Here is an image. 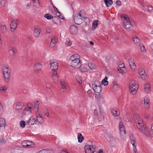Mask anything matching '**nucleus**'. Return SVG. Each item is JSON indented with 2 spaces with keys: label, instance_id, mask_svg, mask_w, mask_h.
Segmentation results:
<instances>
[{
  "label": "nucleus",
  "instance_id": "63",
  "mask_svg": "<svg viewBox=\"0 0 153 153\" xmlns=\"http://www.w3.org/2000/svg\"><path fill=\"white\" fill-rule=\"evenodd\" d=\"M97 153H103V150L102 149H100Z\"/></svg>",
  "mask_w": 153,
  "mask_h": 153
},
{
  "label": "nucleus",
  "instance_id": "23",
  "mask_svg": "<svg viewBox=\"0 0 153 153\" xmlns=\"http://www.w3.org/2000/svg\"><path fill=\"white\" fill-rule=\"evenodd\" d=\"M6 125L5 120L4 118H0V128L5 127Z\"/></svg>",
  "mask_w": 153,
  "mask_h": 153
},
{
  "label": "nucleus",
  "instance_id": "52",
  "mask_svg": "<svg viewBox=\"0 0 153 153\" xmlns=\"http://www.w3.org/2000/svg\"><path fill=\"white\" fill-rule=\"evenodd\" d=\"M119 130L120 131V132H122V131H124L125 134H126V130L125 129V127H120L119 128Z\"/></svg>",
  "mask_w": 153,
  "mask_h": 153
},
{
  "label": "nucleus",
  "instance_id": "61",
  "mask_svg": "<svg viewBox=\"0 0 153 153\" xmlns=\"http://www.w3.org/2000/svg\"><path fill=\"white\" fill-rule=\"evenodd\" d=\"M7 89V88L6 87L4 86L3 87H2L0 91H5Z\"/></svg>",
  "mask_w": 153,
  "mask_h": 153
},
{
  "label": "nucleus",
  "instance_id": "39",
  "mask_svg": "<svg viewBox=\"0 0 153 153\" xmlns=\"http://www.w3.org/2000/svg\"><path fill=\"white\" fill-rule=\"evenodd\" d=\"M39 153H50V150L48 149H43L40 151Z\"/></svg>",
  "mask_w": 153,
  "mask_h": 153
},
{
  "label": "nucleus",
  "instance_id": "11",
  "mask_svg": "<svg viewBox=\"0 0 153 153\" xmlns=\"http://www.w3.org/2000/svg\"><path fill=\"white\" fill-rule=\"evenodd\" d=\"M69 31L71 34H76L77 33L78 29L75 25H72L71 26Z\"/></svg>",
  "mask_w": 153,
  "mask_h": 153
},
{
  "label": "nucleus",
  "instance_id": "45",
  "mask_svg": "<svg viewBox=\"0 0 153 153\" xmlns=\"http://www.w3.org/2000/svg\"><path fill=\"white\" fill-rule=\"evenodd\" d=\"M5 1H2L0 4V7L2 8L5 6Z\"/></svg>",
  "mask_w": 153,
  "mask_h": 153
},
{
  "label": "nucleus",
  "instance_id": "12",
  "mask_svg": "<svg viewBox=\"0 0 153 153\" xmlns=\"http://www.w3.org/2000/svg\"><path fill=\"white\" fill-rule=\"evenodd\" d=\"M138 72L141 76L142 79H145L146 78V73L144 69L139 68L138 70Z\"/></svg>",
  "mask_w": 153,
  "mask_h": 153
},
{
  "label": "nucleus",
  "instance_id": "29",
  "mask_svg": "<svg viewBox=\"0 0 153 153\" xmlns=\"http://www.w3.org/2000/svg\"><path fill=\"white\" fill-rule=\"evenodd\" d=\"M53 8L55 11L56 12H57L58 13H59V15H57V16L59 17L60 19H64V17L62 16H61V13L59 11L57 8L55 7H53Z\"/></svg>",
  "mask_w": 153,
  "mask_h": 153
},
{
  "label": "nucleus",
  "instance_id": "20",
  "mask_svg": "<svg viewBox=\"0 0 153 153\" xmlns=\"http://www.w3.org/2000/svg\"><path fill=\"white\" fill-rule=\"evenodd\" d=\"M111 111L112 114L114 116H118L120 114V113L119 112H117L116 108L111 109Z\"/></svg>",
  "mask_w": 153,
  "mask_h": 153
},
{
  "label": "nucleus",
  "instance_id": "54",
  "mask_svg": "<svg viewBox=\"0 0 153 153\" xmlns=\"http://www.w3.org/2000/svg\"><path fill=\"white\" fill-rule=\"evenodd\" d=\"M148 9L149 12H151L153 10V7L152 6L149 7H148Z\"/></svg>",
  "mask_w": 153,
  "mask_h": 153
},
{
  "label": "nucleus",
  "instance_id": "16",
  "mask_svg": "<svg viewBox=\"0 0 153 153\" xmlns=\"http://www.w3.org/2000/svg\"><path fill=\"white\" fill-rule=\"evenodd\" d=\"M24 106V104L22 102H17L16 106V109L17 111L22 109Z\"/></svg>",
  "mask_w": 153,
  "mask_h": 153
},
{
  "label": "nucleus",
  "instance_id": "22",
  "mask_svg": "<svg viewBox=\"0 0 153 153\" xmlns=\"http://www.w3.org/2000/svg\"><path fill=\"white\" fill-rule=\"evenodd\" d=\"M104 1L107 7H109L113 3L112 0H104Z\"/></svg>",
  "mask_w": 153,
  "mask_h": 153
},
{
  "label": "nucleus",
  "instance_id": "27",
  "mask_svg": "<svg viewBox=\"0 0 153 153\" xmlns=\"http://www.w3.org/2000/svg\"><path fill=\"white\" fill-rule=\"evenodd\" d=\"M88 66L91 70H94L96 68V66L94 63L91 62H89L88 63Z\"/></svg>",
  "mask_w": 153,
  "mask_h": 153
},
{
  "label": "nucleus",
  "instance_id": "44",
  "mask_svg": "<svg viewBox=\"0 0 153 153\" xmlns=\"http://www.w3.org/2000/svg\"><path fill=\"white\" fill-rule=\"evenodd\" d=\"M144 89L146 90V89H147L148 90H150V85L149 84H145V85Z\"/></svg>",
  "mask_w": 153,
  "mask_h": 153
},
{
  "label": "nucleus",
  "instance_id": "26",
  "mask_svg": "<svg viewBox=\"0 0 153 153\" xmlns=\"http://www.w3.org/2000/svg\"><path fill=\"white\" fill-rule=\"evenodd\" d=\"M78 142L79 143H81L84 140V138L82 136L81 133H78Z\"/></svg>",
  "mask_w": 153,
  "mask_h": 153
},
{
  "label": "nucleus",
  "instance_id": "56",
  "mask_svg": "<svg viewBox=\"0 0 153 153\" xmlns=\"http://www.w3.org/2000/svg\"><path fill=\"white\" fill-rule=\"evenodd\" d=\"M133 146V150L134 152L136 153L137 151L136 146L134 145H134H132Z\"/></svg>",
  "mask_w": 153,
  "mask_h": 153
},
{
  "label": "nucleus",
  "instance_id": "47",
  "mask_svg": "<svg viewBox=\"0 0 153 153\" xmlns=\"http://www.w3.org/2000/svg\"><path fill=\"white\" fill-rule=\"evenodd\" d=\"M6 142V140L4 138L0 139V145L3 144Z\"/></svg>",
  "mask_w": 153,
  "mask_h": 153
},
{
  "label": "nucleus",
  "instance_id": "25",
  "mask_svg": "<svg viewBox=\"0 0 153 153\" xmlns=\"http://www.w3.org/2000/svg\"><path fill=\"white\" fill-rule=\"evenodd\" d=\"M17 52V50L14 47H12L11 49L10 50V53H11V52H12L13 53V56L16 55V54Z\"/></svg>",
  "mask_w": 153,
  "mask_h": 153
},
{
  "label": "nucleus",
  "instance_id": "21",
  "mask_svg": "<svg viewBox=\"0 0 153 153\" xmlns=\"http://www.w3.org/2000/svg\"><path fill=\"white\" fill-rule=\"evenodd\" d=\"M124 27L127 30L130 31L132 30L133 26L130 23L128 24L127 25H125V26Z\"/></svg>",
  "mask_w": 153,
  "mask_h": 153
},
{
  "label": "nucleus",
  "instance_id": "10",
  "mask_svg": "<svg viewBox=\"0 0 153 153\" xmlns=\"http://www.w3.org/2000/svg\"><path fill=\"white\" fill-rule=\"evenodd\" d=\"M128 62L131 68L134 71L136 68L134 59L132 58H130L128 59Z\"/></svg>",
  "mask_w": 153,
  "mask_h": 153
},
{
  "label": "nucleus",
  "instance_id": "48",
  "mask_svg": "<svg viewBox=\"0 0 153 153\" xmlns=\"http://www.w3.org/2000/svg\"><path fill=\"white\" fill-rule=\"evenodd\" d=\"M87 94L89 97H91L92 96V93L91 91L88 90L87 92Z\"/></svg>",
  "mask_w": 153,
  "mask_h": 153
},
{
  "label": "nucleus",
  "instance_id": "7",
  "mask_svg": "<svg viewBox=\"0 0 153 153\" xmlns=\"http://www.w3.org/2000/svg\"><path fill=\"white\" fill-rule=\"evenodd\" d=\"M95 146L93 145H86L84 147L85 153H93L95 152Z\"/></svg>",
  "mask_w": 153,
  "mask_h": 153
},
{
  "label": "nucleus",
  "instance_id": "59",
  "mask_svg": "<svg viewBox=\"0 0 153 153\" xmlns=\"http://www.w3.org/2000/svg\"><path fill=\"white\" fill-rule=\"evenodd\" d=\"M119 88V86L118 85H113V88L114 89H117Z\"/></svg>",
  "mask_w": 153,
  "mask_h": 153
},
{
  "label": "nucleus",
  "instance_id": "55",
  "mask_svg": "<svg viewBox=\"0 0 153 153\" xmlns=\"http://www.w3.org/2000/svg\"><path fill=\"white\" fill-rule=\"evenodd\" d=\"M116 4L117 5L120 6L121 5V3L120 1H119V0H118L116 1Z\"/></svg>",
  "mask_w": 153,
  "mask_h": 153
},
{
  "label": "nucleus",
  "instance_id": "14",
  "mask_svg": "<svg viewBox=\"0 0 153 153\" xmlns=\"http://www.w3.org/2000/svg\"><path fill=\"white\" fill-rule=\"evenodd\" d=\"M120 17L122 20L123 21H127L130 19L129 17L126 14H122L120 15Z\"/></svg>",
  "mask_w": 153,
  "mask_h": 153
},
{
  "label": "nucleus",
  "instance_id": "35",
  "mask_svg": "<svg viewBox=\"0 0 153 153\" xmlns=\"http://www.w3.org/2000/svg\"><path fill=\"white\" fill-rule=\"evenodd\" d=\"M120 68L118 69L119 72L121 74H123L124 71V69H126L125 67H123V66L119 67Z\"/></svg>",
  "mask_w": 153,
  "mask_h": 153
},
{
  "label": "nucleus",
  "instance_id": "49",
  "mask_svg": "<svg viewBox=\"0 0 153 153\" xmlns=\"http://www.w3.org/2000/svg\"><path fill=\"white\" fill-rule=\"evenodd\" d=\"M27 106L25 108V110L27 111H29L32 108L31 106H29V105L28 104H27Z\"/></svg>",
  "mask_w": 153,
  "mask_h": 153
},
{
  "label": "nucleus",
  "instance_id": "40",
  "mask_svg": "<svg viewBox=\"0 0 153 153\" xmlns=\"http://www.w3.org/2000/svg\"><path fill=\"white\" fill-rule=\"evenodd\" d=\"M20 126L22 128H24L25 126V122L24 120H21L20 123Z\"/></svg>",
  "mask_w": 153,
  "mask_h": 153
},
{
  "label": "nucleus",
  "instance_id": "38",
  "mask_svg": "<svg viewBox=\"0 0 153 153\" xmlns=\"http://www.w3.org/2000/svg\"><path fill=\"white\" fill-rule=\"evenodd\" d=\"M39 106V103L38 100L36 101L34 103V108L35 109H38Z\"/></svg>",
  "mask_w": 153,
  "mask_h": 153
},
{
  "label": "nucleus",
  "instance_id": "1",
  "mask_svg": "<svg viewBox=\"0 0 153 153\" xmlns=\"http://www.w3.org/2000/svg\"><path fill=\"white\" fill-rule=\"evenodd\" d=\"M135 116L136 118H135V117H134V119L137 128L146 136L148 137H149L150 134L149 131L147 127L144 125L143 120L140 118L138 119L137 118L139 117L137 114L135 115Z\"/></svg>",
  "mask_w": 153,
  "mask_h": 153
},
{
  "label": "nucleus",
  "instance_id": "64",
  "mask_svg": "<svg viewBox=\"0 0 153 153\" xmlns=\"http://www.w3.org/2000/svg\"><path fill=\"white\" fill-rule=\"evenodd\" d=\"M77 81L79 84H82V81L81 79H79L78 80L77 79Z\"/></svg>",
  "mask_w": 153,
  "mask_h": 153
},
{
  "label": "nucleus",
  "instance_id": "17",
  "mask_svg": "<svg viewBox=\"0 0 153 153\" xmlns=\"http://www.w3.org/2000/svg\"><path fill=\"white\" fill-rule=\"evenodd\" d=\"M58 17V16L53 17V21L55 24L59 25L61 24V22Z\"/></svg>",
  "mask_w": 153,
  "mask_h": 153
},
{
  "label": "nucleus",
  "instance_id": "33",
  "mask_svg": "<svg viewBox=\"0 0 153 153\" xmlns=\"http://www.w3.org/2000/svg\"><path fill=\"white\" fill-rule=\"evenodd\" d=\"M144 104H146L147 105H146V106L145 108H148L149 107V100L147 99H146L145 98L144 100Z\"/></svg>",
  "mask_w": 153,
  "mask_h": 153
},
{
  "label": "nucleus",
  "instance_id": "28",
  "mask_svg": "<svg viewBox=\"0 0 153 153\" xmlns=\"http://www.w3.org/2000/svg\"><path fill=\"white\" fill-rule=\"evenodd\" d=\"M44 17L48 20H50L53 18V16L49 13H46L44 15Z\"/></svg>",
  "mask_w": 153,
  "mask_h": 153
},
{
  "label": "nucleus",
  "instance_id": "41",
  "mask_svg": "<svg viewBox=\"0 0 153 153\" xmlns=\"http://www.w3.org/2000/svg\"><path fill=\"white\" fill-rule=\"evenodd\" d=\"M133 41L135 43H139L140 41V39L137 37H136L135 38H134L133 39Z\"/></svg>",
  "mask_w": 153,
  "mask_h": 153
},
{
  "label": "nucleus",
  "instance_id": "62",
  "mask_svg": "<svg viewBox=\"0 0 153 153\" xmlns=\"http://www.w3.org/2000/svg\"><path fill=\"white\" fill-rule=\"evenodd\" d=\"M140 50L143 52L144 51H145V49L144 45L142 46V47H141Z\"/></svg>",
  "mask_w": 153,
  "mask_h": 153
},
{
  "label": "nucleus",
  "instance_id": "3",
  "mask_svg": "<svg viewBox=\"0 0 153 153\" xmlns=\"http://www.w3.org/2000/svg\"><path fill=\"white\" fill-rule=\"evenodd\" d=\"M80 11L79 13H77L75 14L74 17V22L77 25H80L81 24L84 20L87 19L86 17H82V14Z\"/></svg>",
  "mask_w": 153,
  "mask_h": 153
},
{
  "label": "nucleus",
  "instance_id": "57",
  "mask_svg": "<svg viewBox=\"0 0 153 153\" xmlns=\"http://www.w3.org/2000/svg\"><path fill=\"white\" fill-rule=\"evenodd\" d=\"M94 115L96 116H97L98 115V113L96 109L94 110Z\"/></svg>",
  "mask_w": 153,
  "mask_h": 153
},
{
  "label": "nucleus",
  "instance_id": "31",
  "mask_svg": "<svg viewBox=\"0 0 153 153\" xmlns=\"http://www.w3.org/2000/svg\"><path fill=\"white\" fill-rule=\"evenodd\" d=\"M130 138L131 139V143L132 145H134L135 143V139L134 135L133 134H131L130 135Z\"/></svg>",
  "mask_w": 153,
  "mask_h": 153
},
{
  "label": "nucleus",
  "instance_id": "19",
  "mask_svg": "<svg viewBox=\"0 0 153 153\" xmlns=\"http://www.w3.org/2000/svg\"><path fill=\"white\" fill-rule=\"evenodd\" d=\"M57 38L56 37H53L51 40L50 45L52 47H54L55 45V44L57 42Z\"/></svg>",
  "mask_w": 153,
  "mask_h": 153
},
{
  "label": "nucleus",
  "instance_id": "46",
  "mask_svg": "<svg viewBox=\"0 0 153 153\" xmlns=\"http://www.w3.org/2000/svg\"><path fill=\"white\" fill-rule=\"evenodd\" d=\"M131 23L130 20L127 21H123V26L124 27L125 25H127L128 24H129Z\"/></svg>",
  "mask_w": 153,
  "mask_h": 153
},
{
  "label": "nucleus",
  "instance_id": "24",
  "mask_svg": "<svg viewBox=\"0 0 153 153\" xmlns=\"http://www.w3.org/2000/svg\"><path fill=\"white\" fill-rule=\"evenodd\" d=\"M98 21L97 20H95L92 24V30H94L97 27L98 25Z\"/></svg>",
  "mask_w": 153,
  "mask_h": 153
},
{
  "label": "nucleus",
  "instance_id": "42",
  "mask_svg": "<svg viewBox=\"0 0 153 153\" xmlns=\"http://www.w3.org/2000/svg\"><path fill=\"white\" fill-rule=\"evenodd\" d=\"M22 146L23 147H27L29 145L27 143V141H23L21 143Z\"/></svg>",
  "mask_w": 153,
  "mask_h": 153
},
{
  "label": "nucleus",
  "instance_id": "2",
  "mask_svg": "<svg viewBox=\"0 0 153 153\" xmlns=\"http://www.w3.org/2000/svg\"><path fill=\"white\" fill-rule=\"evenodd\" d=\"M2 70L4 80L5 82H8L9 81L10 77V69L4 65H3Z\"/></svg>",
  "mask_w": 153,
  "mask_h": 153
},
{
  "label": "nucleus",
  "instance_id": "15",
  "mask_svg": "<svg viewBox=\"0 0 153 153\" xmlns=\"http://www.w3.org/2000/svg\"><path fill=\"white\" fill-rule=\"evenodd\" d=\"M27 123L28 124L30 125H33L34 124H36L37 121L35 120L33 117H31L29 119L28 121L27 122Z\"/></svg>",
  "mask_w": 153,
  "mask_h": 153
},
{
  "label": "nucleus",
  "instance_id": "4",
  "mask_svg": "<svg viewBox=\"0 0 153 153\" xmlns=\"http://www.w3.org/2000/svg\"><path fill=\"white\" fill-rule=\"evenodd\" d=\"M92 88L94 92L98 93V95H100V93H101L102 90L100 83H99L98 81L95 82L94 83L92 84Z\"/></svg>",
  "mask_w": 153,
  "mask_h": 153
},
{
  "label": "nucleus",
  "instance_id": "53",
  "mask_svg": "<svg viewBox=\"0 0 153 153\" xmlns=\"http://www.w3.org/2000/svg\"><path fill=\"white\" fill-rule=\"evenodd\" d=\"M71 44L72 43L71 42L69 41H67L65 42V45L68 46H71Z\"/></svg>",
  "mask_w": 153,
  "mask_h": 153
},
{
  "label": "nucleus",
  "instance_id": "13",
  "mask_svg": "<svg viewBox=\"0 0 153 153\" xmlns=\"http://www.w3.org/2000/svg\"><path fill=\"white\" fill-rule=\"evenodd\" d=\"M34 35L36 37H38L40 33V30L38 26H35L34 27Z\"/></svg>",
  "mask_w": 153,
  "mask_h": 153
},
{
  "label": "nucleus",
  "instance_id": "6",
  "mask_svg": "<svg viewBox=\"0 0 153 153\" xmlns=\"http://www.w3.org/2000/svg\"><path fill=\"white\" fill-rule=\"evenodd\" d=\"M81 65V61L79 58H75L71 62V66L74 68H79Z\"/></svg>",
  "mask_w": 153,
  "mask_h": 153
},
{
  "label": "nucleus",
  "instance_id": "60",
  "mask_svg": "<svg viewBox=\"0 0 153 153\" xmlns=\"http://www.w3.org/2000/svg\"><path fill=\"white\" fill-rule=\"evenodd\" d=\"M124 127V125L123 124V122L121 121H120V123H119V128H120V127Z\"/></svg>",
  "mask_w": 153,
  "mask_h": 153
},
{
  "label": "nucleus",
  "instance_id": "9",
  "mask_svg": "<svg viewBox=\"0 0 153 153\" xmlns=\"http://www.w3.org/2000/svg\"><path fill=\"white\" fill-rule=\"evenodd\" d=\"M50 68L52 70H57L58 67V63L54 59L51 60L50 62Z\"/></svg>",
  "mask_w": 153,
  "mask_h": 153
},
{
  "label": "nucleus",
  "instance_id": "36",
  "mask_svg": "<svg viewBox=\"0 0 153 153\" xmlns=\"http://www.w3.org/2000/svg\"><path fill=\"white\" fill-rule=\"evenodd\" d=\"M78 57H79V56H78V54L73 55L70 57L69 60L73 61V60L75 58H78Z\"/></svg>",
  "mask_w": 153,
  "mask_h": 153
},
{
  "label": "nucleus",
  "instance_id": "43",
  "mask_svg": "<svg viewBox=\"0 0 153 153\" xmlns=\"http://www.w3.org/2000/svg\"><path fill=\"white\" fill-rule=\"evenodd\" d=\"M43 110L45 114L47 117H48L49 111L46 108H45L43 109Z\"/></svg>",
  "mask_w": 153,
  "mask_h": 153
},
{
  "label": "nucleus",
  "instance_id": "18",
  "mask_svg": "<svg viewBox=\"0 0 153 153\" xmlns=\"http://www.w3.org/2000/svg\"><path fill=\"white\" fill-rule=\"evenodd\" d=\"M42 68L41 65L40 63H37L35 64L34 66V70L35 71H39L41 70Z\"/></svg>",
  "mask_w": 153,
  "mask_h": 153
},
{
  "label": "nucleus",
  "instance_id": "34",
  "mask_svg": "<svg viewBox=\"0 0 153 153\" xmlns=\"http://www.w3.org/2000/svg\"><path fill=\"white\" fill-rule=\"evenodd\" d=\"M80 68V70L82 72H88V69L86 67L84 66H81Z\"/></svg>",
  "mask_w": 153,
  "mask_h": 153
},
{
  "label": "nucleus",
  "instance_id": "51",
  "mask_svg": "<svg viewBox=\"0 0 153 153\" xmlns=\"http://www.w3.org/2000/svg\"><path fill=\"white\" fill-rule=\"evenodd\" d=\"M43 118L42 117H38L37 118V120L39 121V122L42 123L43 121Z\"/></svg>",
  "mask_w": 153,
  "mask_h": 153
},
{
  "label": "nucleus",
  "instance_id": "58",
  "mask_svg": "<svg viewBox=\"0 0 153 153\" xmlns=\"http://www.w3.org/2000/svg\"><path fill=\"white\" fill-rule=\"evenodd\" d=\"M53 71L52 74V76H54L55 75H57L56 70H53Z\"/></svg>",
  "mask_w": 153,
  "mask_h": 153
},
{
  "label": "nucleus",
  "instance_id": "50",
  "mask_svg": "<svg viewBox=\"0 0 153 153\" xmlns=\"http://www.w3.org/2000/svg\"><path fill=\"white\" fill-rule=\"evenodd\" d=\"M52 78L54 81H57L58 79L57 75H55L54 76H52Z\"/></svg>",
  "mask_w": 153,
  "mask_h": 153
},
{
  "label": "nucleus",
  "instance_id": "30",
  "mask_svg": "<svg viewBox=\"0 0 153 153\" xmlns=\"http://www.w3.org/2000/svg\"><path fill=\"white\" fill-rule=\"evenodd\" d=\"M108 78L105 76V78L103 79L101 83L102 84L104 85H106L108 84V82L107 81Z\"/></svg>",
  "mask_w": 153,
  "mask_h": 153
},
{
  "label": "nucleus",
  "instance_id": "32",
  "mask_svg": "<svg viewBox=\"0 0 153 153\" xmlns=\"http://www.w3.org/2000/svg\"><path fill=\"white\" fill-rule=\"evenodd\" d=\"M27 143L29 145L27 147L29 148H31L34 147L35 144L31 141H27Z\"/></svg>",
  "mask_w": 153,
  "mask_h": 153
},
{
  "label": "nucleus",
  "instance_id": "8",
  "mask_svg": "<svg viewBox=\"0 0 153 153\" xmlns=\"http://www.w3.org/2000/svg\"><path fill=\"white\" fill-rule=\"evenodd\" d=\"M19 22L16 19H12V22L10 24L11 31L12 32H14L15 30L17 28L18 24Z\"/></svg>",
  "mask_w": 153,
  "mask_h": 153
},
{
  "label": "nucleus",
  "instance_id": "5",
  "mask_svg": "<svg viewBox=\"0 0 153 153\" xmlns=\"http://www.w3.org/2000/svg\"><path fill=\"white\" fill-rule=\"evenodd\" d=\"M138 88V85L132 81H131L130 83L129 89V91L131 94L134 95L136 94Z\"/></svg>",
  "mask_w": 153,
  "mask_h": 153
},
{
  "label": "nucleus",
  "instance_id": "37",
  "mask_svg": "<svg viewBox=\"0 0 153 153\" xmlns=\"http://www.w3.org/2000/svg\"><path fill=\"white\" fill-rule=\"evenodd\" d=\"M1 30L3 33L5 32L6 31V27L5 25H1Z\"/></svg>",
  "mask_w": 153,
  "mask_h": 153
}]
</instances>
